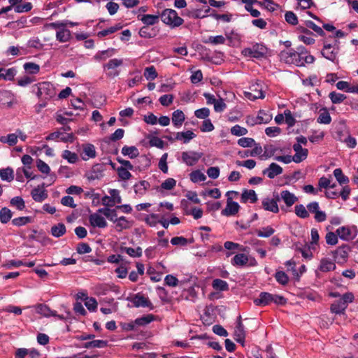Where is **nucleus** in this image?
<instances>
[{
    "label": "nucleus",
    "mask_w": 358,
    "mask_h": 358,
    "mask_svg": "<svg viewBox=\"0 0 358 358\" xmlns=\"http://www.w3.org/2000/svg\"><path fill=\"white\" fill-rule=\"evenodd\" d=\"M280 57L285 63L297 66H304L305 64H313L315 62V57L313 55H305L304 57L303 55L296 52L293 49L282 52Z\"/></svg>",
    "instance_id": "1"
},
{
    "label": "nucleus",
    "mask_w": 358,
    "mask_h": 358,
    "mask_svg": "<svg viewBox=\"0 0 358 358\" xmlns=\"http://www.w3.org/2000/svg\"><path fill=\"white\" fill-rule=\"evenodd\" d=\"M339 43L340 42L337 39H334L333 43L329 42L327 38L324 39L323 48L321 50L322 55L334 64H338Z\"/></svg>",
    "instance_id": "2"
},
{
    "label": "nucleus",
    "mask_w": 358,
    "mask_h": 358,
    "mask_svg": "<svg viewBox=\"0 0 358 358\" xmlns=\"http://www.w3.org/2000/svg\"><path fill=\"white\" fill-rule=\"evenodd\" d=\"M354 299L355 296L352 292L345 293L339 300L335 301L331 305V312L337 315L344 314L348 304L352 303Z\"/></svg>",
    "instance_id": "3"
},
{
    "label": "nucleus",
    "mask_w": 358,
    "mask_h": 358,
    "mask_svg": "<svg viewBox=\"0 0 358 358\" xmlns=\"http://www.w3.org/2000/svg\"><path fill=\"white\" fill-rule=\"evenodd\" d=\"M162 21L171 28L182 25L184 20L178 16V13L173 9L166 8L160 15Z\"/></svg>",
    "instance_id": "4"
},
{
    "label": "nucleus",
    "mask_w": 358,
    "mask_h": 358,
    "mask_svg": "<svg viewBox=\"0 0 358 358\" xmlns=\"http://www.w3.org/2000/svg\"><path fill=\"white\" fill-rule=\"evenodd\" d=\"M36 95L39 98L50 99L55 95L54 85L50 82L39 83L36 85Z\"/></svg>",
    "instance_id": "5"
},
{
    "label": "nucleus",
    "mask_w": 358,
    "mask_h": 358,
    "mask_svg": "<svg viewBox=\"0 0 358 358\" xmlns=\"http://www.w3.org/2000/svg\"><path fill=\"white\" fill-rule=\"evenodd\" d=\"M266 52L267 49L264 45L257 43L252 48L243 49L242 50V54L245 57L260 59L266 55Z\"/></svg>",
    "instance_id": "6"
},
{
    "label": "nucleus",
    "mask_w": 358,
    "mask_h": 358,
    "mask_svg": "<svg viewBox=\"0 0 358 358\" xmlns=\"http://www.w3.org/2000/svg\"><path fill=\"white\" fill-rule=\"evenodd\" d=\"M245 96L250 100L264 99V94L262 83H255L250 86L249 91L244 92Z\"/></svg>",
    "instance_id": "7"
},
{
    "label": "nucleus",
    "mask_w": 358,
    "mask_h": 358,
    "mask_svg": "<svg viewBox=\"0 0 358 358\" xmlns=\"http://www.w3.org/2000/svg\"><path fill=\"white\" fill-rule=\"evenodd\" d=\"M245 336L246 333L245 327L241 321V316L239 315L237 318L236 325L234 328V338L236 342L241 343L243 346Z\"/></svg>",
    "instance_id": "8"
},
{
    "label": "nucleus",
    "mask_w": 358,
    "mask_h": 358,
    "mask_svg": "<svg viewBox=\"0 0 358 358\" xmlns=\"http://www.w3.org/2000/svg\"><path fill=\"white\" fill-rule=\"evenodd\" d=\"M123 63L122 59H112L108 61V63L103 65L104 71H109L107 73V76L109 78H115L119 75L118 71H114L117 67L120 66Z\"/></svg>",
    "instance_id": "9"
},
{
    "label": "nucleus",
    "mask_w": 358,
    "mask_h": 358,
    "mask_svg": "<svg viewBox=\"0 0 358 358\" xmlns=\"http://www.w3.org/2000/svg\"><path fill=\"white\" fill-rule=\"evenodd\" d=\"M57 139H59L64 143H73L75 140V136L73 133L64 134L62 131H57L50 133L45 137L46 141H55Z\"/></svg>",
    "instance_id": "10"
},
{
    "label": "nucleus",
    "mask_w": 358,
    "mask_h": 358,
    "mask_svg": "<svg viewBox=\"0 0 358 358\" xmlns=\"http://www.w3.org/2000/svg\"><path fill=\"white\" fill-rule=\"evenodd\" d=\"M201 157L202 153L194 151L182 152L181 156L182 162L189 166L195 165Z\"/></svg>",
    "instance_id": "11"
},
{
    "label": "nucleus",
    "mask_w": 358,
    "mask_h": 358,
    "mask_svg": "<svg viewBox=\"0 0 358 358\" xmlns=\"http://www.w3.org/2000/svg\"><path fill=\"white\" fill-rule=\"evenodd\" d=\"M350 251V246L344 244L333 251L332 255L338 263H343L347 261Z\"/></svg>",
    "instance_id": "12"
},
{
    "label": "nucleus",
    "mask_w": 358,
    "mask_h": 358,
    "mask_svg": "<svg viewBox=\"0 0 358 358\" xmlns=\"http://www.w3.org/2000/svg\"><path fill=\"white\" fill-rule=\"evenodd\" d=\"M277 194V200L283 201L286 205V208L291 207L298 200L297 197L288 190H282L280 194Z\"/></svg>",
    "instance_id": "13"
},
{
    "label": "nucleus",
    "mask_w": 358,
    "mask_h": 358,
    "mask_svg": "<svg viewBox=\"0 0 358 358\" xmlns=\"http://www.w3.org/2000/svg\"><path fill=\"white\" fill-rule=\"evenodd\" d=\"M130 301H131L134 306L136 308H149L151 310L154 308L152 303L148 299V298L139 293L135 294L134 297L130 300Z\"/></svg>",
    "instance_id": "14"
},
{
    "label": "nucleus",
    "mask_w": 358,
    "mask_h": 358,
    "mask_svg": "<svg viewBox=\"0 0 358 358\" xmlns=\"http://www.w3.org/2000/svg\"><path fill=\"white\" fill-rule=\"evenodd\" d=\"M240 209L239 204L234 201L231 197L227 199V206L221 212V214L224 216H233L238 213Z\"/></svg>",
    "instance_id": "15"
},
{
    "label": "nucleus",
    "mask_w": 358,
    "mask_h": 358,
    "mask_svg": "<svg viewBox=\"0 0 358 358\" xmlns=\"http://www.w3.org/2000/svg\"><path fill=\"white\" fill-rule=\"evenodd\" d=\"M274 198H264L262 201V206L265 210L270 211L274 213L279 212V207L278 206L277 194L273 195Z\"/></svg>",
    "instance_id": "16"
},
{
    "label": "nucleus",
    "mask_w": 358,
    "mask_h": 358,
    "mask_svg": "<svg viewBox=\"0 0 358 358\" xmlns=\"http://www.w3.org/2000/svg\"><path fill=\"white\" fill-rule=\"evenodd\" d=\"M293 150L295 152V154L293 156L294 162L295 163H300L307 158L308 153V149L303 148L299 143L294 144Z\"/></svg>",
    "instance_id": "17"
},
{
    "label": "nucleus",
    "mask_w": 358,
    "mask_h": 358,
    "mask_svg": "<svg viewBox=\"0 0 358 358\" xmlns=\"http://www.w3.org/2000/svg\"><path fill=\"white\" fill-rule=\"evenodd\" d=\"M282 168L276 163H271L268 168L262 171V173L268 178L273 179L282 173Z\"/></svg>",
    "instance_id": "18"
},
{
    "label": "nucleus",
    "mask_w": 358,
    "mask_h": 358,
    "mask_svg": "<svg viewBox=\"0 0 358 358\" xmlns=\"http://www.w3.org/2000/svg\"><path fill=\"white\" fill-rule=\"evenodd\" d=\"M90 224L94 227L105 228L107 227V222L105 218L98 213H92L89 217Z\"/></svg>",
    "instance_id": "19"
},
{
    "label": "nucleus",
    "mask_w": 358,
    "mask_h": 358,
    "mask_svg": "<svg viewBox=\"0 0 358 358\" xmlns=\"http://www.w3.org/2000/svg\"><path fill=\"white\" fill-rule=\"evenodd\" d=\"M14 101V95L13 94L8 90H1L0 91V103L3 106H6L8 108H10L13 105V102Z\"/></svg>",
    "instance_id": "20"
},
{
    "label": "nucleus",
    "mask_w": 358,
    "mask_h": 358,
    "mask_svg": "<svg viewBox=\"0 0 358 358\" xmlns=\"http://www.w3.org/2000/svg\"><path fill=\"white\" fill-rule=\"evenodd\" d=\"M272 294L268 292H261L257 299L254 300L256 306H266L272 302Z\"/></svg>",
    "instance_id": "21"
},
{
    "label": "nucleus",
    "mask_w": 358,
    "mask_h": 358,
    "mask_svg": "<svg viewBox=\"0 0 358 358\" xmlns=\"http://www.w3.org/2000/svg\"><path fill=\"white\" fill-rule=\"evenodd\" d=\"M257 194L253 189H244L241 194V203H245L248 201H250L252 203H254L257 201Z\"/></svg>",
    "instance_id": "22"
},
{
    "label": "nucleus",
    "mask_w": 358,
    "mask_h": 358,
    "mask_svg": "<svg viewBox=\"0 0 358 358\" xmlns=\"http://www.w3.org/2000/svg\"><path fill=\"white\" fill-rule=\"evenodd\" d=\"M35 308L36 313L40 314L45 317L52 315H56V311L52 310L47 305L40 303L33 306Z\"/></svg>",
    "instance_id": "23"
},
{
    "label": "nucleus",
    "mask_w": 358,
    "mask_h": 358,
    "mask_svg": "<svg viewBox=\"0 0 358 358\" xmlns=\"http://www.w3.org/2000/svg\"><path fill=\"white\" fill-rule=\"evenodd\" d=\"M336 233L339 238L344 241L352 240L355 236L352 234L351 229L348 227H341L336 229Z\"/></svg>",
    "instance_id": "24"
},
{
    "label": "nucleus",
    "mask_w": 358,
    "mask_h": 358,
    "mask_svg": "<svg viewBox=\"0 0 358 358\" xmlns=\"http://www.w3.org/2000/svg\"><path fill=\"white\" fill-rule=\"evenodd\" d=\"M31 195L33 199L36 202H42L48 197L46 190L41 189L39 187L33 189Z\"/></svg>",
    "instance_id": "25"
},
{
    "label": "nucleus",
    "mask_w": 358,
    "mask_h": 358,
    "mask_svg": "<svg viewBox=\"0 0 358 358\" xmlns=\"http://www.w3.org/2000/svg\"><path fill=\"white\" fill-rule=\"evenodd\" d=\"M196 137V134L190 131L177 132L176 134L175 139L177 141H182L184 143H188L192 139Z\"/></svg>",
    "instance_id": "26"
},
{
    "label": "nucleus",
    "mask_w": 358,
    "mask_h": 358,
    "mask_svg": "<svg viewBox=\"0 0 358 358\" xmlns=\"http://www.w3.org/2000/svg\"><path fill=\"white\" fill-rule=\"evenodd\" d=\"M138 19L140 20L145 26L148 27L149 25H154L159 22V15H138Z\"/></svg>",
    "instance_id": "27"
},
{
    "label": "nucleus",
    "mask_w": 358,
    "mask_h": 358,
    "mask_svg": "<svg viewBox=\"0 0 358 358\" xmlns=\"http://www.w3.org/2000/svg\"><path fill=\"white\" fill-rule=\"evenodd\" d=\"M185 120V115L181 110H176L172 114V123L176 127H180Z\"/></svg>",
    "instance_id": "28"
},
{
    "label": "nucleus",
    "mask_w": 358,
    "mask_h": 358,
    "mask_svg": "<svg viewBox=\"0 0 358 358\" xmlns=\"http://www.w3.org/2000/svg\"><path fill=\"white\" fill-rule=\"evenodd\" d=\"M83 153L84 156L82 158L85 161L88 160L90 158H94L96 156L95 147L90 143L83 145Z\"/></svg>",
    "instance_id": "29"
},
{
    "label": "nucleus",
    "mask_w": 358,
    "mask_h": 358,
    "mask_svg": "<svg viewBox=\"0 0 358 358\" xmlns=\"http://www.w3.org/2000/svg\"><path fill=\"white\" fill-rule=\"evenodd\" d=\"M248 262V257L243 253H239L236 255L231 259V264L234 266H243L247 264Z\"/></svg>",
    "instance_id": "30"
},
{
    "label": "nucleus",
    "mask_w": 358,
    "mask_h": 358,
    "mask_svg": "<svg viewBox=\"0 0 358 358\" xmlns=\"http://www.w3.org/2000/svg\"><path fill=\"white\" fill-rule=\"evenodd\" d=\"M317 121L320 124H329L331 123V117L327 108H323L320 110Z\"/></svg>",
    "instance_id": "31"
},
{
    "label": "nucleus",
    "mask_w": 358,
    "mask_h": 358,
    "mask_svg": "<svg viewBox=\"0 0 358 358\" xmlns=\"http://www.w3.org/2000/svg\"><path fill=\"white\" fill-rule=\"evenodd\" d=\"M122 154L124 156H128L131 159H134L139 155V152L138 148L135 146L124 145L122 148Z\"/></svg>",
    "instance_id": "32"
},
{
    "label": "nucleus",
    "mask_w": 358,
    "mask_h": 358,
    "mask_svg": "<svg viewBox=\"0 0 358 358\" xmlns=\"http://www.w3.org/2000/svg\"><path fill=\"white\" fill-rule=\"evenodd\" d=\"M336 265L331 260L326 258H324L321 260L319 269L322 272H328L330 271H334Z\"/></svg>",
    "instance_id": "33"
},
{
    "label": "nucleus",
    "mask_w": 358,
    "mask_h": 358,
    "mask_svg": "<svg viewBox=\"0 0 358 358\" xmlns=\"http://www.w3.org/2000/svg\"><path fill=\"white\" fill-rule=\"evenodd\" d=\"M121 252H126L128 255L131 257H140L142 256L143 250L141 247L136 248H132L129 247H122L120 248Z\"/></svg>",
    "instance_id": "34"
},
{
    "label": "nucleus",
    "mask_w": 358,
    "mask_h": 358,
    "mask_svg": "<svg viewBox=\"0 0 358 358\" xmlns=\"http://www.w3.org/2000/svg\"><path fill=\"white\" fill-rule=\"evenodd\" d=\"M66 231V227L63 223H59L51 228L52 235L57 238L62 236Z\"/></svg>",
    "instance_id": "35"
},
{
    "label": "nucleus",
    "mask_w": 358,
    "mask_h": 358,
    "mask_svg": "<svg viewBox=\"0 0 358 358\" xmlns=\"http://www.w3.org/2000/svg\"><path fill=\"white\" fill-rule=\"evenodd\" d=\"M56 38L61 43H65L71 38V31L66 29H62L56 34Z\"/></svg>",
    "instance_id": "36"
},
{
    "label": "nucleus",
    "mask_w": 358,
    "mask_h": 358,
    "mask_svg": "<svg viewBox=\"0 0 358 358\" xmlns=\"http://www.w3.org/2000/svg\"><path fill=\"white\" fill-rule=\"evenodd\" d=\"M212 286L217 291H227L229 289L228 283L221 279L217 278L213 280Z\"/></svg>",
    "instance_id": "37"
},
{
    "label": "nucleus",
    "mask_w": 358,
    "mask_h": 358,
    "mask_svg": "<svg viewBox=\"0 0 358 358\" xmlns=\"http://www.w3.org/2000/svg\"><path fill=\"white\" fill-rule=\"evenodd\" d=\"M334 176L336 180L340 185L348 184L349 182V178L343 173L341 169L338 168L334 171Z\"/></svg>",
    "instance_id": "38"
},
{
    "label": "nucleus",
    "mask_w": 358,
    "mask_h": 358,
    "mask_svg": "<svg viewBox=\"0 0 358 358\" xmlns=\"http://www.w3.org/2000/svg\"><path fill=\"white\" fill-rule=\"evenodd\" d=\"M18 136L16 134H9L7 136L0 137V141L3 143H7L10 146L15 145L17 143Z\"/></svg>",
    "instance_id": "39"
},
{
    "label": "nucleus",
    "mask_w": 358,
    "mask_h": 358,
    "mask_svg": "<svg viewBox=\"0 0 358 358\" xmlns=\"http://www.w3.org/2000/svg\"><path fill=\"white\" fill-rule=\"evenodd\" d=\"M0 177L3 180L12 181L14 179L13 170L10 167L0 169Z\"/></svg>",
    "instance_id": "40"
},
{
    "label": "nucleus",
    "mask_w": 358,
    "mask_h": 358,
    "mask_svg": "<svg viewBox=\"0 0 358 358\" xmlns=\"http://www.w3.org/2000/svg\"><path fill=\"white\" fill-rule=\"evenodd\" d=\"M155 320V316L152 314L144 315L141 317H138L134 320V323L136 326H145Z\"/></svg>",
    "instance_id": "41"
},
{
    "label": "nucleus",
    "mask_w": 358,
    "mask_h": 358,
    "mask_svg": "<svg viewBox=\"0 0 358 358\" xmlns=\"http://www.w3.org/2000/svg\"><path fill=\"white\" fill-rule=\"evenodd\" d=\"M13 215V213L8 208H2L0 210V222L2 224H6L10 221Z\"/></svg>",
    "instance_id": "42"
},
{
    "label": "nucleus",
    "mask_w": 358,
    "mask_h": 358,
    "mask_svg": "<svg viewBox=\"0 0 358 358\" xmlns=\"http://www.w3.org/2000/svg\"><path fill=\"white\" fill-rule=\"evenodd\" d=\"M150 187V184L148 181L141 180L138 183L136 184L134 187V192L136 194H138L141 195L144 194L145 190L148 187Z\"/></svg>",
    "instance_id": "43"
},
{
    "label": "nucleus",
    "mask_w": 358,
    "mask_h": 358,
    "mask_svg": "<svg viewBox=\"0 0 358 358\" xmlns=\"http://www.w3.org/2000/svg\"><path fill=\"white\" fill-rule=\"evenodd\" d=\"M264 152L260 155L259 159L262 160L266 159L274 155L277 148L272 145L264 146Z\"/></svg>",
    "instance_id": "44"
},
{
    "label": "nucleus",
    "mask_w": 358,
    "mask_h": 358,
    "mask_svg": "<svg viewBox=\"0 0 358 358\" xmlns=\"http://www.w3.org/2000/svg\"><path fill=\"white\" fill-rule=\"evenodd\" d=\"M157 72L154 66L146 67L144 70V76L148 80H153L157 77Z\"/></svg>",
    "instance_id": "45"
},
{
    "label": "nucleus",
    "mask_w": 358,
    "mask_h": 358,
    "mask_svg": "<svg viewBox=\"0 0 358 358\" xmlns=\"http://www.w3.org/2000/svg\"><path fill=\"white\" fill-rule=\"evenodd\" d=\"M189 178L193 182H203L206 179V176L199 170L192 171Z\"/></svg>",
    "instance_id": "46"
},
{
    "label": "nucleus",
    "mask_w": 358,
    "mask_h": 358,
    "mask_svg": "<svg viewBox=\"0 0 358 358\" xmlns=\"http://www.w3.org/2000/svg\"><path fill=\"white\" fill-rule=\"evenodd\" d=\"M256 119H257L259 124H266L271 120L272 117L271 115L266 113L264 110H260L257 116H256Z\"/></svg>",
    "instance_id": "47"
},
{
    "label": "nucleus",
    "mask_w": 358,
    "mask_h": 358,
    "mask_svg": "<svg viewBox=\"0 0 358 358\" xmlns=\"http://www.w3.org/2000/svg\"><path fill=\"white\" fill-rule=\"evenodd\" d=\"M121 28H122V26H120V24H116V25L110 27L106 29H103L102 31H99L97 33V36L99 38H103L109 34L116 32L117 31L120 30Z\"/></svg>",
    "instance_id": "48"
},
{
    "label": "nucleus",
    "mask_w": 358,
    "mask_h": 358,
    "mask_svg": "<svg viewBox=\"0 0 358 358\" xmlns=\"http://www.w3.org/2000/svg\"><path fill=\"white\" fill-rule=\"evenodd\" d=\"M15 75V71L13 69H0V79L11 80Z\"/></svg>",
    "instance_id": "49"
},
{
    "label": "nucleus",
    "mask_w": 358,
    "mask_h": 358,
    "mask_svg": "<svg viewBox=\"0 0 358 358\" xmlns=\"http://www.w3.org/2000/svg\"><path fill=\"white\" fill-rule=\"evenodd\" d=\"M62 157L66 159L69 163L74 164L78 159L77 154L72 152L70 150H65L62 155Z\"/></svg>",
    "instance_id": "50"
},
{
    "label": "nucleus",
    "mask_w": 358,
    "mask_h": 358,
    "mask_svg": "<svg viewBox=\"0 0 358 358\" xmlns=\"http://www.w3.org/2000/svg\"><path fill=\"white\" fill-rule=\"evenodd\" d=\"M329 96L331 102L336 104L343 102L346 99V96L345 94L337 93L336 92H330Z\"/></svg>",
    "instance_id": "51"
},
{
    "label": "nucleus",
    "mask_w": 358,
    "mask_h": 358,
    "mask_svg": "<svg viewBox=\"0 0 358 358\" xmlns=\"http://www.w3.org/2000/svg\"><path fill=\"white\" fill-rule=\"evenodd\" d=\"M106 341L103 340H94L85 343L84 347L86 348H101L106 346Z\"/></svg>",
    "instance_id": "52"
},
{
    "label": "nucleus",
    "mask_w": 358,
    "mask_h": 358,
    "mask_svg": "<svg viewBox=\"0 0 358 358\" xmlns=\"http://www.w3.org/2000/svg\"><path fill=\"white\" fill-rule=\"evenodd\" d=\"M275 232L274 229L271 227L268 226L262 228V229H259L257 231V236L259 237L268 238L273 235Z\"/></svg>",
    "instance_id": "53"
},
{
    "label": "nucleus",
    "mask_w": 358,
    "mask_h": 358,
    "mask_svg": "<svg viewBox=\"0 0 358 358\" xmlns=\"http://www.w3.org/2000/svg\"><path fill=\"white\" fill-rule=\"evenodd\" d=\"M24 69L30 74H36L40 70V66L35 63L27 62L24 64Z\"/></svg>",
    "instance_id": "54"
},
{
    "label": "nucleus",
    "mask_w": 358,
    "mask_h": 358,
    "mask_svg": "<svg viewBox=\"0 0 358 358\" xmlns=\"http://www.w3.org/2000/svg\"><path fill=\"white\" fill-rule=\"evenodd\" d=\"M115 53L114 48H109L106 50H103L95 55V59L99 60L105 59L107 57H112Z\"/></svg>",
    "instance_id": "55"
},
{
    "label": "nucleus",
    "mask_w": 358,
    "mask_h": 358,
    "mask_svg": "<svg viewBox=\"0 0 358 358\" xmlns=\"http://www.w3.org/2000/svg\"><path fill=\"white\" fill-rule=\"evenodd\" d=\"M231 134L236 136H241L248 134V129L238 124H236L231 128Z\"/></svg>",
    "instance_id": "56"
},
{
    "label": "nucleus",
    "mask_w": 358,
    "mask_h": 358,
    "mask_svg": "<svg viewBox=\"0 0 358 358\" xmlns=\"http://www.w3.org/2000/svg\"><path fill=\"white\" fill-rule=\"evenodd\" d=\"M295 213L301 218H307L309 217L308 211L306 210L305 206L302 204L296 205L295 206Z\"/></svg>",
    "instance_id": "57"
},
{
    "label": "nucleus",
    "mask_w": 358,
    "mask_h": 358,
    "mask_svg": "<svg viewBox=\"0 0 358 358\" xmlns=\"http://www.w3.org/2000/svg\"><path fill=\"white\" fill-rule=\"evenodd\" d=\"M31 222V217L29 216L26 217H19L15 218L12 220V223L13 225L17 227H21Z\"/></svg>",
    "instance_id": "58"
},
{
    "label": "nucleus",
    "mask_w": 358,
    "mask_h": 358,
    "mask_svg": "<svg viewBox=\"0 0 358 358\" xmlns=\"http://www.w3.org/2000/svg\"><path fill=\"white\" fill-rule=\"evenodd\" d=\"M32 8V4L30 2H26L24 3H19L15 8V11L18 13H26L31 10Z\"/></svg>",
    "instance_id": "59"
},
{
    "label": "nucleus",
    "mask_w": 358,
    "mask_h": 358,
    "mask_svg": "<svg viewBox=\"0 0 358 358\" xmlns=\"http://www.w3.org/2000/svg\"><path fill=\"white\" fill-rule=\"evenodd\" d=\"M10 204L17 208V209L22 210L25 208V203L23 199L20 196H15L10 200Z\"/></svg>",
    "instance_id": "60"
},
{
    "label": "nucleus",
    "mask_w": 358,
    "mask_h": 358,
    "mask_svg": "<svg viewBox=\"0 0 358 358\" xmlns=\"http://www.w3.org/2000/svg\"><path fill=\"white\" fill-rule=\"evenodd\" d=\"M285 18L286 22L292 25H296L298 23V17L292 11H287L285 14Z\"/></svg>",
    "instance_id": "61"
},
{
    "label": "nucleus",
    "mask_w": 358,
    "mask_h": 358,
    "mask_svg": "<svg viewBox=\"0 0 358 358\" xmlns=\"http://www.w3.org/2000/svg\"><path fill=\"white\" fill-rule=\"evenodd\" d=\"M306 26L308 28L313 29L319 36H324L325 35V33L323 31V29L320 27H319L317 24H315L312 21H310V20L306 21Z\"/></svg>",
    "instance_id": "62"
},
{
    "label": "nucleus",
    "mask_w": 358,
    "mask_h": 358,
    "mask_svg": "<svg viewBox=\"0 0 358 358\" xmlns=\"http://www.w3.org/2000/svg\"><path fill=\"white\" fill-rule=\"evenodd\" d=\"M325 240L328 245H335L338 243V235L334 232H328L325 236Z\"/></svg>",
    "instance_id": "63"
},
{
    "label": "nucleus",
    "mask_w": 358,
    "mask_h": 358,
    "mask_svg": "<svg viewBox=\"0 0 358 358\" xmlns=\"http://www.w3.org/2000/svg\"><path fill=\"white\" fill-rule=\"evenodd\" d=\"M176 185V180L173 178H169L165 180L161 185V187L164 189L171 190Z\"/></svg>",
    "instance_id": "64"
}]
</instances>
